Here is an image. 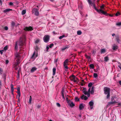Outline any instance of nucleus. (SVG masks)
Wrapping results in <instances>:
<instances>
[{
  "label": "nucleus",
  "mask_w": 121,
  "mask_h": 121,
  "mask_svg": "<svg viewBox=\"0 0 121 121\" xmlns=\"http://www.w3.org/2000/svg\"><path fill=\"white\" fill-rule=\"evenodd\" d=\"M26 38L24 36L21 37L19 41L17 42L15 44V49H17L18 48H20L25 44Z\"/></svg>",
  "instance_id": "f257e3e1"
},
{
  "label": "nucleus",
  "mask_w": 121,
  "mask_h": 121,
  "mask_svg": "<svg viewBox=\"0 0 121 121\" xmlns=\"http://www.w3.org/2000/svg\"><path fill=\"white\" fill-rule=\"evenodd\" d=\"M90 4L91 6H93L94 8L99 13H102L105 15H107V13L106 12L104 11L102 9H97L94 3L92 2Z\"/></svg>",
  "instance_id": "f03ea898"
},
{
  "label": "nucleus",
  "mask_w": 121,
  "mask_h": 121,
  "mask_svg": "<svg viewBox=\"0 0 121 121\" xmlns=\"http://www.w3.org/2000/svg\"><path fill=\"white\" fill-rule=\"evenodd\" d=\"M16 58H15V60L16 61V62L14 63L13 64L15 66H16L20 63V59L19 58L21 56L20 55V54L17 53L15 54Z\"/></svg>",
  "instance_id": "7ed1b4c3"
},
{
  "label": "nucleus",
  "mask_w": 121,
  "mask_h": 121,
  "mask_svg": "<svg viewBox=\"0 0 121 121\" xmlns=\"http://www.w3.org/2000/svg\"><path fill=\"white\" fill-rule=\"evenodd\" d=\"M118 98L116 97H112L111 99V100L112 102H109V104H113L116 103L118 102L117 100Z\"/></svg>",
  "instance_id": "20e7f679"
},
{
  "label": "nucleus",
  "mask_w": 121,
  "mask_h": 121,
  "mask_svg": "<svg viewBox=\"0 0 121 121\" xmlns=\"http://www.w3.org/2000/svg\"><path fill=\"white\" fill-rule=\"evenodd\" d=\"M49 38L50 37L49 35H45L43 38L44 41L46 43L48 42L49 41Z\"/></svg>",
  "instance_id": "39448f33"
},
{
  "label": "nucleus",
  "mask_w": 121,
  "mask_h": 121,
  "mask_svg": "<svg viewBox=\"0 0 121 121\" xmlns=\"http://www.w3.org/2000/svg\"><path fill=\"white\" fill-rule=\"evenodd\" d=\"M104 93L105 94H110V88L107 87H105L104 88Z\"/></svg>",
  "instance_id": "423d86ee"
},
{
  "label": "nucleus",
  "mask_w": 121,
  "mask_h": 121,
  "mask_svg": "<svg viewBox=\"0 0 121 121\" xmlns=\"http://www.w3.org/2000/svg\"><path fill=\"white\" fill-rule=\"evenodd\" d=\"M33 13H34L35 14L36 16H38L39 14L38 11L37 9H34L32 10Z\"/></svg>",
  "instance_id": "0eeeda50"
},
{
  "label": "nucleus",
  "mask_w": 121,
  "mask_h": 121,
  "mask_svg": "<svg viewBox=\"0 0 121 121\" xmlns=\"http://www.w3.org/2000/svg\"><path fill=\"white\" fill-rule=\"evenodd\" d=\"M24 29L25 30L27 31H31L33 30L32 27L31 26H29V27H26Z\"/></svg>",
  "instance_id": "6e6552de"
},
{
  "label": "nucleus",
  "mask_w": 121,
  "mask_h": 121,
  "mask_svg": "<svg viewBox=\"0 0 121 121\" xmlns=\"http://www.w3.org/2000/svg\"><path fill=\"white\" fill-rule=\"evenodd\" d=\"M35 52H34L33 53V54L32 56L31 57V59L33 60H34L35 58L37 56V55H35Z\"/></svg>",
  "instance_id": "1a4fd4ad"
},
{
  "label": "nucleus",
  "mask_w": 121,
  "mask_h": 121,
  "mask_svg": "<svg viewBox=\"0 0 121 121\" xmlns=\"http://www.w3.org/2000/svg\"><path fill=\"white\" fill-rule=\"evenodd\" d=\"M89 104L90 107L91 109H92L93 108V105L94 103L93 101H90L89 103Z\"/></svg>",
  "instance_id": "9d476101"
},
{
  "label": "nucleus",
  "mask_w": 121,
  "mask_h": 121,
  "mask_svg": "<svg viewBox=\"0 0 121 121\" xmlns=\"http://www.w3.org/2000/svg\"><path fill=\"white\" fill-rule=\"evenodd\" d=\"M85 105L83 104H81L79 106V109L80 110H81L84 109V108Z\"/></svg>",
  "instance_id": "9b49d317"
},
{
  "label": "nucleus",
  "mask_w": 121,
  "mask_h": 121,
  "mask_svg": "<svg viewBox=\"0 0 121 121\" xmlns=\"http://www.w3.org/2000/svg\"><path fill=\"white\" fill-rule=\"evenodd\" d=\"M94 86H92L91 88H90V93L91 94H93L94 92Z\"/></svg>",
  "instance_id": "f8f14e48"
},
{
  "label": "nucleus",
  "mask_w": 121,
  "mask_h": 121,
  "mask_svg": "<svg viewBox=\"0 0 121 121\" xmlns=\"http://www.w3.org/2000/svg\"><path fill=\"white\" fill-rule=\"evenodd\" d=\"M81 98L82 99H84L85 100H86L88 98L86 96L83 95L81 96Z\"/></svg>",
  "instance_id": "ddd939ff"
},
{
  "label": "nucleus",
  "mask_w": 121,
  "mask_h": 121,
  "mask_svg": "<svg viewBox=\"0 0 121 121\" xmlns=\"http://www.w3.org/2000/svg\"><path fill=\"white\" fill-rule=\"evenodd\" d=\"M17 93H18V95L17 96H20V88L19 87H18L17 88Z\"/></svg>",
  "instance_id": "4468645a"
},
{
  "label": "nucleus",
  "mask_w": 121,
  "mask_h": 121,
  "mask_svg": "<svg viewBox=\"0 0 121 121\" xmlns=\"http://www.w3.org/2000/svg\"><path fill=\"white\" fill-rule=\"evenodd\" d=\"M83 92L85 95H87L88 91H86V88H84L83 90Z\"/></svg>",
  "instance_id": "2eb2a0df"
},
{
  "label": "nucleus",
  "mask_w": 121,
  "mask_h": 121,
  "mask_svg": "<svg viewBox=\"0 0 121 121\" xmlns=\"http://www.w3.org/2000/svg\"><path fill=\"white\" fill-rule=\"evenodd\" d=\"M69 106L71 107H72L75 106V104L74 103H73V102H71L70 103H69Z\"/></svg>",
  "instance_id": "dca6fc26"
},
{
  "label": "nucleus",
  "mask_w": 121,
  "mask_h": 121,
  "mask_svg": "<svg viewBox=\"0 0 121 121\" xmlns=\"http://www.w3.org/2000/svg\"><path fill=\"white\" fill-rule=\"evenodd\" d=\"M113 49L114 50H116V49H117L118 48V47L117 46L115 45H114L112 46Z\"/></svg>",
  "instance_id": "f3484780"
},
{
  "label": "nucleus",
  "mask_w": 121,
  "mask_h": 121,
  "mask_svg": "<svg viewBox=\"0 0 121 121\" xmlns=\"http://www.w3.org/2000/svg\"><path fill=\"white\" fill-rule=\"evenodd\" d=\"M69 47V45H66L65 46V47L64 48H62L61 49V50L62 51H64L66 49L68 48Z\"/></svg>",
  "instance_id": "a211bd4d"
},
{
  "label": "nucleus",
  "mask_w": 121,
  "mask_h": 121,
  "mask_svg": "<svg viewBox=\"0 0 121 121\" xmlns=\"http://www.w3.org/2000/svg\"><path fill=\"white\" fill-rule=\"evenodd\" d=\"M74 82H77L79 81V80L78 78L74 76Z\"/></svg>",
  "instance_id": "6ab92c4d"
},
{
  "label": "nucleus",
  "mask_w": 121,
  "mask_h": 121,
  "mask_svg": "<svg viewBox=\"0 0 121 121\" xmlns=\"http://www.w3.org/2000/svg\"><path fill=\"white\" fill-rule=\"evenodd\" d=\"M36 69L37 68L35 67H34L32 68L31 69L30 71L31 72H33L35 71L36 70Z\"/></svg>",
  "instance_id": "aec40b11"
},
{
  "label": "nucleus",
  "mask_w": 121,
  "mask_h": 121,
  "mask_svg": "<svg viewBox=\"0 0 121 121\" xmlns=\"http://www.w3.org/2000/svg\"><path fill=\"white\" fill-rule=\"evenodd\" d=\"M11 88L12 92L13 93L14 91V88L13 85L12 84H11Z\"/></svg>",
  "instance_id": "412c9836"
},
{
  "label": "nucleus",
  "mask_w": 121,
  "mask_h": 121,
  "mask_svg": "<svg viewBox=\"0 0 121 121\" xmlns=\"http://www.w3.org/2000/svg\"><path fill=\"white\" fill-rule=\"evenodd\" d=\"M90 88H89L88 89V92H87V95L88 97L90 96Z\"/></svg>",
  "instance_id": "4be33fe9"
},
{
  "label": "nucleus",
  "mask_w": 121,
  "mask_h": 121,
  "mask_svg": "<svg viewBox=\"0 0 121 121\" xmlns=\"http://www.w3.org/2000/svg\"><path fill=\"white\" fill-rule=\"evenodd\" d=\"M74 75H72L70 78L71 80V81H73L74 82Z\"/></svg>",
  "instance_id": "5701e85b"
},
{
  "label": "nucleus",
  "mask_w": 121,
  "mask_h": 121,
  "mask_svg": "<svg viewBox=\"0 0 121 121\" xmlns=\"http://www.w3.org/2000/svg\"><path fill=\"white\" fill-rule=\"evenodd\" d=\"M68 60H69L68 59L66 60L64 62V65H67L68 62Z\"/></svg>",
  "instance_id": "b1692460"
},
{
  "label": "nucleus",
  "mask_w": 121,
  "mask_h": 121,
  "mask_svg": "<svg viewBox=\"0 0 121 121\" xmlns=\"http://www.w3.org/2000/svg\"><path fill=\"white\" fill-rule=\"evenodd\" d=\"M12 9H6L3 11V12H4L5 13L6 12H9V11H10Z\"/></svg>",
  "instance_id": "393cba45"
},
{
  "label": "nucleus",
  "mask_w": 121,
  "mask_h": 121,
  "mask_svg": "<svg viewBox=\"0 0 121 121\" xmlns=\"http://www.w3.org/2000/svg\"><path fill=\"white\" fill-rule=\"evenodd\" d=\"M56 69L55 68H53V75L54 76L55 74Z\"/></svg>",
  "instance_id": "a878e982"
},
{
  "label": "nucleus",
  "mask_w": 121,
  "mask_h": 121,
  "mask_svg": "<svg viewBox=\"0 0 121 121\" xmlns=\"http://www.w3.org/2000/svg\"><path fill=\"white\" fill-rule=\"evenodd\" d=\"M109 60V58L108 56L105 57L104 58V61L105 62L108 61Z\"/></svg>",
  "instance_id": "bb28decb"
},
{
  "label": "nucleus",
  "mask_w": 121,
  "mask_h": 121,
  "mask_svg": "<svg viewBox=\"0 0 121 121\" xmlns=\"http://www.w3.org/2000/svg\"><path fill=\"white\" fill-rule=\"evenodd\" d=\"M106 50L105 49H102L101 50V53H104L106 52Z\"/></svg>",
  "instance_id": "cd10ccee"
},
{
  "label": "nucleus",
  "mask_w": 121,
  "mask_h": 121,
  "mask_svg": "<svg viewBox=\"0 0 121 121\" xmlns=\"http://www.w3.org/2000/svg\"><path fill=\"white\" fill-rule=\"evenodd\" d=\"M89 66L92 69H93L94 67V65L92 64L90 65H89Z\"/></svg>",
  "instance_id": "c85d7f7f"
},
{
  "label": "nucleus",
  "mask_w": 121,
  "mask_h": 121,
  "mask_svg": "<svg viewBox=\"0 0 121 121\" xmlns=\"http://www.w3.org/2000/svg\"><path fill=\"white\" fill-rule=\"evenodd\" d=\"M20 97L19 96H17V98L18 99V103H19L20 100Z\"/></svg>",
  "instance_id": "c756f323"
},
{
  "label": "nucleus",
  "mask_w": 121,
  "mask_h": 121,
  "mask_svg": "<svg viewBox=\"0 0 121 121\" xmlns=\"http://www.w3.org/2000/svg\"><path fill=\"white\" fill-rule=\"evenodd\" d=\"M92 83L90 82L88 84V86L89 87H90V88H91V87L92 86Z\"/></svg>",
  "instance_id": "7c9ffc66"
},
{
  "label": "nucleus",
  "mask_w": 121,
  "mask_h": 121,
  "mask_svg": "<svg viewBox=\"0 0 121 121\" xmlns=\"http://www.w3.org/2000/svg\"><path fill=\"white\" fill-rule=\"evenodd\" d=\"M77 34L78 35H80L82 34V32L80 30L78 31H77Z\"/></svg>",
  "instance_id": "2f4dec72"
},
{
  "label": "nucleus",
  "mask_w": 121,
  "mask_h": 121,
  "mask_svg": "<svg viewBox=\"0 0 121 121\" xmlns=\"http://www.w3.org/2000/svg\"><path fill=\"white\" fill-rule=\"evenodd\" d=\"M116 25L117 26H121V22H118L116 23Z\"/></svg>",
  "instance_id": "473e14b6"
},
{
  "label": "nucleus",
  "mask_w": 121,
  "mask_h": 121,
  "mask_svg": "<svg viewBox=\"0 0 121 121\" xmlns=\"http://www.w3.org/2000/svg\"><path fill=\"white\" fill-rule=\"evenodd\" d=\"M85 57L88 60H90L91 59V57L89 56H88L87 55H85Z\"/></svg>",
  "instance_id": "72a5a7b5"
},
{
  "label": "nucleus",
  "mask_w": 121,
  "mask_h": 121,
  "mask_svg": "<svg viewBox=\"0 0 121 121\" xmlns=\"http://www.w3.org/2000/svg\"><path fill=\"white\" fill-rule=\"evenodd\" d=\"M32 101V97L31 96H30V98L29 100V103L31 104V101Z\"/></svg>",
  "instance_id": "f704fd0d"
},
{
  "label": "nucleus",
  "mask_w": 121,
  "mask_h": 121,
  "mask_svg": "<svg viewBox=\"0 0 121 121\" xmlns=\"http://www.w3.org/2000/svg\"><path fill=\"white\" fill-rule=\"evenodd\" d=\"M94 78H96L98 76L97 74L96 73H94Z\"/></svg>",
  "instance_id": "c9c22d12"
},
{
  "label": "nucleus",
  "mask_w": 121,
  "mask_h": 121,
  "mask_svg": "<svg viewBox=\"0 0 121 121\" xmlns=\"http://www.w3.org/2000/svg\"><path fill=\"white\" fill-rule=\"evenodd\" d=\"M65 37V35H63L62 36H60L59 37V39H62L64 37Z\"/></svg>",
  "instance_id": "e433bc0d"
},
{
  "label": "nucleus",
  "mask_w": 121,
  "mask_h": 121,
  "mask_svg": "<svg viewBox=\"0 0 121 121\" xmlns=\"http://www.w3.org/2000/svg\"><path fill=\"white\" fill-rule=\"evenodd\" d=\"M6 75L5 74H3V79L4 81H5L6 79Z\"/></svg>",
  "instance_id": "4c0bfd02"
},
{
  "label": "nucleus",
  "mask_w": 121,
  "mask_h": 121,
  "mask_svg": "<svg viewBox=\"0 0 121 121\" xmlns=\"http://www.w3.org/2000/svg\"><path fill=\"white\" fill-rule=\"evenodd\" d=\"M26 13V10H23L22 12V15H24Z\"/></svg>",
  "instance_id": "58836bf2"
},
{
  "label": "nucleus",
  "mask_w": 121,
  "mask_h": 121,
  "mask_svg": "<svg viewBox=\"0 0 121 121\" xmlns=\"http://www.w3.org/2000/svg\"><path fill=\"white\" fill-rule=\"evenodd\" d=\"M12 26L13 27H14L15 25V23L14 22H13L11 23Z\"/></svg>",
  "instance_id": "ea45409f"
},
{
  "label": "nucleus",
  "mask_w": 121,
  "mask_h": 121,
  "mask_svg": "<svg viewBox=\"0 0 121 121\" xmlns=\"http://www.w3.org/2000/svg\"><path fill=\"white\" fill-rule=\"evenodd\" d=\"M75 99L76 101H79V99L77 97H76L75 98Z\"/></svg>",
  "instance_id": "a19ab883"
},
{
  "label": "nucleus",
  "mask_w": 121,
  "mask_h": 121,
  "mask_svg": "<svg viewBox=\"0 0 121 121\" xmlns=\"http://www.w3.org/2000/svg\"><path fill=\"white\" fill-rule=\"evenodd\" d=\"M54 46V44L53 43H51L49 46V47L50 48H51Z\"/></svg>",
  "instance_id": "79ce46f5"
},
{
  "label": "nucleus",
  "mask_w": 121,
  "mask_h": 121,
  "mask_svg": "<svg viewBox=\"0 0 121 121\" xmlns=\"http://www.w3.org/2000/svg\"><path fill=\"white\" fill-rule=\"evenodd\" d=\"M120 15V13L119 12H117L116 14L115 15L116 16H117Z\"/></svg>",
  "instance_id": "37998d69"
},
{
  "label": "nucleus",
  "mask_w": 121,
  "mask_h": 121,
  "mask_svg": "<svg viewBox=\"0 0 121 121\" xmlns=\"http://www.w3.org/2000/svg\"><path fill=\"white\" fill-rule=\"evenodd\" d=\"M107 94V98L108 99L110 97V94L109 93L108 94Z\"/></svg>",
  "instance_id": "c03bdc74"
},
{
  "label": "nucleus",
  "mask_w": 121,
  "mask_h": 121,
  "mask_svg": "<svg viewBox=\"0 0 121 121\" xmlns=\"http://www.w3.org/2000/svg\"><path fill=\"white\" fill-rule=\"evenodd\" d=\"M104 5L103 4L102 5L100 6V8L102 9H104Z\"/></svg>",
  "instance_id": "a18cd8bd"
},
{
  "label": "nucleus",
  "mask_w": 121,
  "mask_h": 121,
  "mask_svg": "<svg viewBox=\"0 0 121 121\" xmlns=\"http://www.w3.org/2000/svg\"><path fill=\"white\" fill-rule=\"evenodd\" d=\"M3 72V70L2 69L0 68V74H1Z\"/></svg>",
  "instance_id": "49530a36"
},
{
  "label": "nucleus",
  "mask_w": 121,
  "mask_h": 121,
  "mask_svg": "<svg viewBox=\"0 0 121 121\" xmlns=\"http://www.w3.org/2000/svg\"><path fill=\"white\" fill-rule=\"evenodd\" d=\"M56 104L57 106L58 107H60V104L59 103H57Z\"/></svg>",
  "instance_id": "de8ad7c7"
},
{
  "label": "nucleus",
  "mask_w": 121,
  "mask_h": 121,
  "mask_svg": "<svg viewBox=\"0 0 121 121\" xmlns=\"http://www.w3.org/2000/svg\"><path fill=\"white\" fill-rule=\"evenodd\" d=\"M64 89H62V91H61V94H64Z\"/></svg>",
  "instance_id": "09e8293b"
},
{
  "label": "nucleus",
  "mask_w": 121,
  "mask_h": 121,
  "mask_svg": "<svg viewBox=\"0 0 121 121\" xmlns=\"http://www.w3.org/2000/svg\"><path fill=\"white\" fill-rule=\"evenodd\" d=\"M35 50L36 51H37L38 50V47L37 46H36L35 47Z\"/></svg>",
  "instance_id": "8fccbe9b"
},
{
  "label": "nucleus",
  "mask_w": 121,
  "mask_h": 121,
  "mask_svg": "<svg viewBox=\"0 0 121 121\" xmlns=\"http://www.w3.org/2000/svg\"><path fill=\"white\" fill-rule=\"evenodd\" d=\"M46 51L48 52V50L49 49V47L48 46H47L46 47Z\"/></svg>",
  "instance_id": "3c124183"
},
{
  "label": "nucleus",
  "mask_w": 121,
  "mask_h": 121,
  "mask_svg": "<svg viewBox=\"0 0 121 121\" xmlns=\"http://www.w3.org/2000/svg\"><path fill=\"white\" fill-rule=\"evenodd\" d=\"M4 29L5 30H7L8 29V28L7 26H5L4 28Z\"/></svg>",
  "instance_id": "603ef678"
},
{
  "label": "nucleus",
  "mask_w": 121,
  "mask_h": 121,
  "mask_svg": "<svg viewBox=\"0 0 121 121\" xmlns=\"http://www.w3.org/2000/svg\"><path fill=\"white\" fill-rule=\"evenodd\" d=\"M39 39H37L35 41V43H37L39 41Z\"/></svg>",
  "instance_id": "864d4df0"
},
{
  "label": "nucleus",
  "mask_w": 121,
  "mask_h": 121,
  "mask_svg": "<svg viewBox=\"0 0 121 121\" xmlns=\"http://www.w3.org/2000/svg\"><path fill=\"white\" fill-rule=\"evenodd\" d=\"M66 65H64V66L65 69H68V67Z\"/></svg>",
  "instance_id": "5fc2aeb1"
},
{
  "label": "nucleus",
  "mask_w": 121,
  "mask_h": 121,
  "mask_svg": "<svg viewBox=\"0 0 121 121\" xmlns=\"http://www.w3.org/2000/svg\"><path fill=\"white\" fill-rule=\"evenodd\" d=\"M7 46H5L4 48V49L5 50H7Z\"/></svg>",
  "instance_id": "6e6d98bb"
},
{
  "label": "nucleus",
  "mask_w": 121,
  "mask_h": 121,
  "mask_svg": "<svg viewBox=\"0 0 121 121\" xmlns=\"http://www.w3.org/2000/svg\"><path fill=\"white\" fill-rule=\"evenodd\" d=\"M58 59H57L55 60V62L56 63H56L58 61Z\"/></svg>",
  "instance_id": "4d7b16f0"
},
{
  "label": "nucleus",
  "mask_w": 121,
  "mask_h": 121,
  "mask_svg": "<svg viewBox=\"0 0 121 121\" xmlns=\"http://www.w3.org/2000/svg\"><path fill=\"white\" fill-rule=\"evenodd\" d=\"M88 0V2L89 4H90L92 2L91 0Z\"/></svg>",
  "instance_id": "13d9d810"
},
{
  "label": "nucleus",
  "mask_w": 121,
  "mask_h": 121,
  "mask_svg": "<svg viewBox=\"0 0 121 121\" xmlns=\"http://www.w3.org/2000/svg\"><path fill=\"white\" fill-rule=\"evenodd\" d=\"M61 95H62V98H63V99H64V100L65 99V98H64V94H61Z\"/></svg>",
  "instance_id": "bf43d9fd"
},
{
  "label": "nucleus",
  "mask_w": 121,
  "mask_h": 121,
  "mask_svg": "<svg viewBox=\"0 0 121 121\" xmlns=\"http://www.w3.org/2000/svg\"><path fill=\"white\" fill-rule=\"evenodd\" d=\"M3 50H0V52L1 54H3Z\"/></svg>",
  "instance_id": "052dcab7"
},
{
  "label": "nucleus",
  "mask_w": 121,
  "mask_h": 121,
  "mask_svg": "<svg viewBox=\"0 0 121 121\" xmlns=\"http://www.w3.org/2000/svg\"><path fill=\"white\" fill-rule=\"evenodd\" d=\"M9 60H6V64H8L9 62Z\"/></svg>",
  "instance_id": "680f3d73"
},
{
  "label": "nucleus",
  "mask_w": 121,
  "mask_h": 121,
  "mask_svg": "<svg viewBox=\"0 0 121 121\" xmlns=\"http://www.w3.org/2000/svg\"><path fill=\"white\" fill-rule=\"evenodd\" d=\"M9 4L10 5H12L13 4V3L12 2H10L9 3Z\"/></svg>",
  "instance_id": "e2e57ef3"
},
{
  "label": "nucleus",
  "mask_w": 121,
  "mask_h": 121,
  "mask_svg": "<svg viewBox=\"0 0 121 121\" xmlns=\"http://www.w3.org/2000/svg\"><path fill=\"white\" fill-rule=\"evenodd\" d=\"M40 106L39 105H38L37 106V107L38 108H40Z\"/></svg>",
  "instance_id": "0e129e2a"
},
{
  "label": "nucleus",
  "mask_w": 121,
  "mask_h": 121,
  "mask_svg": "<svg viewBox=\"0 0 121 121\" xmlns=\"http://www.w3.org/2000/svg\"><path fill=\"white\" fill-rule=\"evenodd\" d=\"M52 33H53L54 34V35H55V34H56V33H55V31H53V32Z\"/></svg>",
  "instance_id": "69168bd1"
},
{
  "label": "nucleus",
  "mask_w": 121,
  "mask_h": 121,
  "mask_svg": "<svg viewBox=\"0 0 121 121\" xmlns=\"http://www.w3.org/2000/svg\"><path fill=\"white\" fill-rule=\"evenodd\" d=\"M119 84L121 85V81H120L119 82Z\"/></svg>",
  "instance_id": "338daca9"
},
{
  "label": "nucleus",
  "mask_w": 121,
  "mask_h": 121,
  "mask_svg": "<svg viewBox=\"0 0 121 121\" xmlns=\"http://www.w3.org/2000/svg\"><path fill=\"white\" fill-rule=\"evenodd\" d=\"M115 35V34H112V36H114Z\"/></svg>",
  "instance_id": "774afa93"
}]
</instances>
